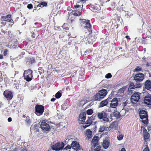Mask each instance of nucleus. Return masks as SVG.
I'll list each match as a JSON object with an SVG mask.
<instances>
[{
  "mask_svg": "<svg viewBox=\"0 0 151 151\" xmlns=\"http://www.w3.org/2000/svg\"><path fill=\"white\" fill-rule=\"evenodd\" d=\"M107 93L106 90L103 89L99 91L98 93L94 96V99L96 100L100 101L101 99H103L106 96Z\"/></svg>",
  "mask_w": 151,
  "mask_h": 151,
  "instance_id": "obj_1",
  "label": "nucleus"
},
{
  "mask_svg": "<svg viewBox=\"0 0 151 151\" xmlns=\"http://www.w3.org/2000/svg\"><path fill=\"white\" fill-rule=\"evenodd\" d=\"M140 117L142 120V122L145 124H146L148 121V116L147 112L145 110L140 111L139 113Z\"/></svg>",
  "mask_w": 151,
  "mask_h": 151,
  "instance_id": "obj_2",
  "label": "nucleus"
},
{
  "mask_svg": "<svg viewBox=\"0 0 151 151\" xmlns=\"http://www.w3.org/2000/svg\"><path fill=\"white\" fill-rule=\"evenodd\" d=\"M32 71L30 70H25L24 73V79L27 81H29L32 79Z\"/></svg>",
  "mask_w": 151,
  "mask_h": 151,
  "instance_id": "obj_3",
  "label": "nucleus"
},
{
  "mask_svg": "<svg viewBox=\"0 0 151 151\" xmlns=\"http://www.w3.org/2000/svg\"><path fill=\"white\" fill-rule=\"evenodd\" d=\"M44 108L42 105H36L35 107V113L37 115H40L43 113Z\"/></svg>",
  "mask_w": 151,
  "mask_h": 151,
  "instance_id": "obj_4",
  "label": "nucleus"
},
{
  "mask_svg": "<svg viewBox=\"0 0 151 151\" xmlns=\"http://www.w3.org/2000/svg\"><path fill=\"white\" fill-rule=\"evenodd\" d=\"M64 146V143L63 142H58L53 145L51 147L53 150H62Z\"/></svg>",
  "mask_w": 151,
  "mask_h": 151,
  "instance_id": "obj_5",
  "label": "nucleus"
},
{
  "mask_svg": "<svg viewBox=\"0 0 151 151\" xmlns=\"http://www.w3.org/2000/svg\"><path fill=\"white\" fill-rule=\"evenodd\" d=\"M40 127L44 132L49 131L50 129V127L49 125L45 120H43L41 122Z\"/></svg>",
  "mask_w": 151,
  "mask_h": 151,
  "instance_id": "obj_6",
  "label": "nucleus"
},
{
  "mask_svg": "<svg viewBox=\"0 0 151 151\" xmlns=\"http://www.w3.org/2000/svg\"><path fill=\"white\" fill-rule=\"evenodd\" d=\"M140 99V95L137 93H134L131 96V100L133 103H136Z\"/></svg>",
  "mask_w": 151,
  "mask_h": 151,
  "instance_id": "obj_7",
  "label": "nucleus"
},
{
  "mask_svg": "<svg viewBox=\"0 0 151 151\" xmlns=\"http://www.w3.org/2000/svg\"><path fill=\"white\" fill-rule=\"evenodd\" d=\"M71 145L72 148L76 150V151H81L82 150L81 148L79 143L76 141H73Z\"/></svg>",
  "mask_w": 151,
  "mask_h": 151,
  "instance_id": "obj_8",
  "label": "nucleus"
},
{
  "mask_svg": "<svg viewBox=\"0 0 151 151\" xmlns=\"http://www.w3.org/2000/svg\"><path fill=\"white\" fill-rule=\"evenodd\" d=\"M119 99L116 97L114 98L111 101L110 108H114L118 106Z\"/></svg>",
  "mask_w": 151,
  "mask_h": 151,
  "instance_id": "obj_9",
  "label": "nucleus"
},
{
  "mask_svg": "<svg viewBox=\"0 0 151 151\" xmlns=\"http://www.w3.org/2000/svg\"><path fill=\"white\" fill-rule=\"evenodd\" d=\"M144 75L142 73H139L134 77V80L137 82H140L144 79Z\"/></svg>",
  "mask_w": 151,
  "mask_h": 151,
  "instance_id": "obj_10",
  "label": "nucleus"
},
{
  "mask_svg": "<svg viewBox=\"0 0 151 151\" xmlns=\"http://www.w3.org/2000/svg\"><path fill=\"white\" fill-rule=\"evenodd\" d=\"M4 95L8 100L11 99L13 97L12 92L8 91H5L4 93Z\"/></svg>",
  "mask_w": 151,
  "mask_h": 151,
  "instance_id": "obj_11",
  "label": "nucleus"
},
{
  "mask_svg": "<svg viewBox=\"0 0 151 151\" xmlns=\"http://www.w3.org/2000/svg\"><path fill=\"white\" fill-rule=\"evenodd\" d=\"M81 22L85 24L83 27L87 29L88 30L90 29L91 24L89 22H87L86 19H82V20H81Z\"/></svg>",
  "mask_w": 151,
  "mask_h": 151,
  "instance_id": "obj_12",
  "label": "nucleus"
},
{
  "mask_svg": "<svg viewBox=\"0 0 151 151\" xmlns=\"http://www.w3.org/2000/svg\"><path fill=\"white\" fill-rule=\"evenodd\" d=\"M144 103L147 105H151V96H147L145 97L144 99Z\"/></svg>",
  "mask_w": 151,
  "mask_h": 151,
  "instance_id": "obj_13",
  "label": "nucleus"
},
{
  "mask_svg": "<svg viewBox=\"0 0 151 151\" xmlns=\"http://www.w3.org/2000/svg\"><path fill=\"white\" fill-rule=\"evenodd\" d=\"M117 126L118 123L117 122L115 121L113 122L109 127V128L110 129V130L111 129H116L117 127Z\"/></svg>",
  "mask_w": 151,
  "mask_h": 151,
  "instance_id": "obj_14",
  "label": "nucleus"
},
{
  "mask_svg": "<svg viewBox=\"0 0 151 151\" xmlns=\"http://www.w3.org/2000/svg\"><path fill=\"white\" fill-rule=\"evenodd\" d=\"M85 134L87 136L86 138L88 139L91 138L93 135L92 131H91L89 129L86 130Z\"/></svg>",
  "mask_w": 151,
  "mask_h": 151,
  "instance_id": "obj_15",
  "label": "nucleus"
},
{
  "mask_svg": "<svg viewBox=\"0 0 151 151\" xmlns=\"http://www.w3.org/2000/svg\"><path fill=\"white\" fill-rule=\"evenodd\" d=\"M145 88L146 89L149 90L151 88V81L149 80H147L145 82Z\"/></svg>",
  "mask_w": 151,
  "mask_h": 151,
  "instance_id": "obj_16",
  "label": "nucleus"
},
{
  "mask_svg": "<svg viewBox=\"0 0 151 151\" xmlns=\"http://www.w3.org/2000/svg\"><path fill=\"white\" fill-rule=\"evenodd\" d=\"M106 116V113L104 111L100 112L97 114V116L98 118L100 119H101L102 118L105 117Z\"/></svg>",
  "mask_w": 151,
  "mask_h": 151,
  "instance_id": "obj_17",
  "label": "nucleus"
},
{
  "mask_svg": "<svg viewBox=\"0 0 151 151\" xmlns=\"http://www.w3.org/2000/svg\"><path fill=\"white\" fill-rule=\"evenodd\" d=\"M99 137L98 136H94L93 137L91 141L92 144L95 145H98V142Z\"/></svg>",
  "mask_w": 151,
  "mask_h": 151,
  "instance_id": "obj_18",
  "label": "nucleus"
},
{
  "mask_svg": "<svg viewBox=\"0 0 151 151\" xmlns=\"http://www.w3.org/2000/svg\"><path fill=\"white\" fill-rule=\"evenodd\" d=\"M109 142L107 139H105L103 140L102 143V145L104 148L107 149L109 147Z\"/></svg>",
  "mask_w": 151,
  "mask_h": 151,
  "instance_id": "obj_19",
  "label": "nucleus"
},
{
  "mask_svg": "<svg viewBox=\"0 0 151 151\" xmlns=\"http://www.w3.org/2000/svg\"><path fill=\"white\" fill-rule=\"evenodd\" d=\"M81 9L79 10H76L75 11L73 10L71 13L74 16H77L81 15Z\"/></svg>",
  "mask_w": 151,
  "mask_h": 151,
  "instance_id": "obj_20",
  "label": "nucleus"
},
{
  "mask_svg": "<svg viewBox=\"0 0 151 151\" xmlns=\"http://www.w3.org/2000/svg\"><path fill=\"white\" fill-rule=\"evenodd\" d=\"M143 133L144 139L145 141H146V140L147 139L150 137V135L145 129H144L143 130Z\"/></svg>",
  "mask_w": 151,
  "mask_h": 151,
  "instance_id": "obj_21",
  "label": "nucleus"
},
{
  "mask_svg": "<svg viewBox=\"0 0 151 151\" xmlns=\"http://www.w3.org/2000/svg\"><path fill=\"white\" fill-rule=\"evenodd\" d=\"M108 99L101 101L100 103L99 107H103L106 105L108 103Z\"/></svg>",
  "mask_w": 151,
  "mask_h": 151,
  "instance_id": "obj_22",
  "label": "nucleus"
},
{
  "mask_svg": "<svg viewBox=\"0 0 151 151\" xmlns=\"http://www.w3.org/2000/svg\"><path fill=\"white\" fill-rule=\"evenodd\" d=\"M86 114L85 112H83L81 113L79 115V119L81 121L83 122H84L86 119Z\"/></svg>",
  "mask_w": 151,
  "mask_h": 151,
  "instance_id": "obj_23",
  "label": "nucleus"
},
{
  "mask_svg": "<svg viewBox=\"0 0 151 151\" xmlns=\"http://www.w3.org/2000/svg\"><path fill=\"white\" fill-rule=\"evenodd\" d=\"M113 115L114 116L117 118H119L121 116V114H120L117 111L114 112L113 114Z\"/></svg>",
  "mask_w": 151,
  "mask_h": 151,
  "instance_id": "obj_24",
  "label": "nucleus"
},
{
  "mask_svg": "<svg viewBox=\"0 0 151 151\" xmlns=\"http://www.w3.org/2000/svg\"><path fill=\"white\" fill-rule=\"evenodd\" d=\"M25 121L28 124H30L31 122V121L30 120L28 116L26 117Z\"/></svg>",
  "mask_w": 151,
  "mask_h": 151,
  "instance_id": "obj_25",
  "label": "nucleus"
},
{
  "mask_svg": "<svg viewBox=\"0 0 151 151\" xmlns=\"http://www.w3.org/2000/svg\"><path fill=\"white\" fill-rule=\"evenodd\" d=\"M126 88L125 87H123L122 88H120L118 91V93H124V90Z\"/></svg>",
  "mask_w": 151,
  "mask_h": 151,
  "instance_id": "obj_26",
  "label": "nucleus"
},
{
  "mask_svg": "<svg viewBox=\"0 0 151 151\" xmlns=\"http://www.w3.org/2000/svg\"><path fill=\"white\" fill-rule=\"evenodd\" d=\"M86 123V124H88V125L90 126L92 123V121L91 118H88Z\"/></svg>",
  "mask_w": 151,
  "mask_h": 151,
  "instance_id": "obj_27",
  "label": "nucleus"
},
{
  "mask_svg": "<svg viewBox=\"0 0 151 151\" xmlns=\"http://www.w3.org/2000/svg\"><path fill=\"white\" fill-rule=\"evenodd\" d=\"M106 128V127L104 125L101 126L99 128V131L102 132Z\"/></svg>",
  "mask_w": 151,
  "mask_h": 151,
  "instance_id": "obj_28",
  "label": "nucleus"
},
{
  "mask_svg": "<svg viewBox=\"0 0 151 151\" xmlns=\"http://www.w3.org/2000/svg\"><path fill=\"white\" fill-rule=\"evenodd\" d=\"M36 127H35V125L34 127H31V131H34V132H37L38 131V129H36Z\"/></svg>",
  "mask_w": 151,
  "mask_h": 151,
  "instance_id": "obj_29",
  "label": "nucleus"
},
{
  "mask_svg": "<svg viewBox=\"0 0 151 151\" xmlns=\"http://www.w3.org/2000/svg\"><path fill=\"white\" fill-rule=\"evenodd\" d=\"M129 88V89H133L135 88V86L133 83H130Z\"/></svg>",
  "mask_w": 151,
  "mask_h": 151,
  "instance_id": "obj_30",
  "label": "nucleus"
},
{
  "mask_svg": "<svg viewBox=\"0 0 151 151\" xmlns=\"http://www.w3.org/2000/svg\"><path fill=\"white\" fill-rule=\"evenodd\" d=\"M87 113L88 115H91L93 113V110L91 109H88L87 111Z\"/></svg>",
  "mask_w": 151,
  "mask_h": 151,
  "instance_id": "obj_31",
  "label": "nucleus"
},
{
  "mask_svg": "<svg viewBox=\"0 0 151 151\" xmlns=\"http://www.w3.org/2000/svg\"><path fill=\"white\" fill-rule=\"evenodd\" d=\"M102 122H109V119L106 116H105L104 117V118H102Z\"/></svg>",
  "mask_w": 151,
  "mask_h": 151,
  "instance_id": "obj_32",
  "label": "nucleus"
},
{
  "mask_svg": "<svg viewBox=\"0 0 151 151\" xmlns=\"http://www.w3.org/2000/svg\"><path fill=\"white\" fill-rule=\"evenodd\" d=\"M61 96V94L59 92H58L55 95V96L57 98H60Z\"/></svg>",
  "mask_w": 151,
  "mask_h": 151,
  "instance_id": "obj_33",
  "label": "nucleus"
},
{
  "mask_svg": "<svg viewBox=\"0 0 151 151\" xmlns=\"http://www.w3.org/2000/svg\"><path fill=\"white\" fill-rule=\"evenodd\" d=\"M123 136L122 134H119L117 136V138L118 140H120L122 139Z\"/></svg>",
  "mask_w": 151,
  "mask_h": 151,
  "instance_id": "obj_34",
  "label": "nucleus"
},
{
  "mask_svg": "<svg viewBox=\"0 0 151 151\" xmlns=\"http://www.w3.org/2000/svg\"><path fill=\"white\" fill-rule=\"evenodd\" d=\"M7 19L6 16H1V19L2 21H6Z\"/></svg>",
  "mask_w": 151,
  "mask_h": 151,
  "instance_id": "obj_35",
  "label": "nucleus"
},
{
  "mask_svg": "<svg viewBox=\"0 0 151 151\" xmlns=\"http://www.w3.org/2000/svg\"><path fill=\"white\" fill-rule=\"evenodd\" d=\"M8 50L7 49H5L4 50L3 54L4 56H6L8 54Z\"/></svg>",
  "mask_w": 151,
  "mask_h": 151,
  "instance_id": "obj_36",
  "label": "nucleus"
},
{
  "mask_svg": "<svg viewBox=\"0 0 151 151\" xmlns=\"http://www.w3.org/2000/svg\"><path fill=\"white\" fill-rule=\"evenodd\" d=\"M135 88H139L141 86V84L139 83H137L134 85Z\"/></svg>",
  "mask_w": 151,
  "mask_h": 151,
  "instance_id": "obj_37",
  "label": "nucleus"
},
{
  "mask_svg": "<svg viewBox=\"0 0 151 151\" xmlns=\"http://www.w3.org/2000/svg\"><path fill=\"white\" fill-rule=\"evenodd\" d=\"M112 76L111 73H109L106 74L105 76V77L107 78H110Z\"/></svg>",
  "mask_w": 151,
  "mask_h": 151,
  "instance_id": "obj_38",
  "label": "nucleus"
},
{
  "mask_svg": "<svg viewBox=\"0 0 151 151\" xmlns=\"http://www.w3.org/2000/svg\"><path fill=\"white\" fill-rule=\"evenodd\" d=\"M94 147V150L95 151H100V147H99V146L97 147H96V145H95Z\"/></svg>",
  "mask_w": 151,
  "mask_h": 151,
  "instance_id": "obj_39",
  "label": "nucleus"
},
{
  "mask_svg": "<svg viewBox=\"0 0 151 151\" xmlns=\"http://www.w3.org/2000/svg\"><path fill=\"white\" fill-rule=\"evenodd\" d=\"M96 7H97V8H96V7H94V8H95L94 9V11L99 10L100 9V7L99 5H96Z\"/></svg>",
  "mask_w": 151,
  "mask_h": 151,
  "instance_id": "obj_40",
  "label": "nucleus"
},
{
  "mask_svg": "<svg viewBox=\"0 0 151 151\" xmlns=\"http://www.w3.org/2000/svg\"><path fill=\"white\" fill-rule=\"evenodd\" d=\"M141 70V68L139 67H137L136 68L134 69V70L136 71H140Z\"/></svg>",
  "mask_w": 151,
  "mask_h": 151,
  "instance_id": "obj_41",
  "label": "nucleus"
},
{
  "mask_svg": "<svg viewBox=\"0 0 151 151\" xmlns=\"http://www.w3.org/2000/svg\"><path fill=\"white\" fill-rule=\"evenodd\" d=\"M40 4H41L43 6H46L47 5V3L44 2H41L40 3Z\"/></svg>",
  "mask_w": 151,
  "mask_h": 151,
  "instance_id": "obj_42",
  "label": "nucleus"
},
{
  "mask_svg": "<svg viewBox=\"0 0 151 151\" xmlns=\"http://www.w3.org/2000/svg\"><path fill=\"white\" fill-rule=\"evenodd\" d=\"M27 7L28 9H31L32 8L33 6L31 4H29L27 5Z\"/></svg>",
  "mask_w": 151,
  "mask_h": 151,
  "instance_id": "obj_43",
  "label": "nucleus"
},
{
  "mask_svg": "<svg viewBox=\"0 0 151 151\" xmlns=\"http://www.w3.org/2000/svg\"><path fill=\"white\" fill-rule=\"evenodd\" d=\"M6 21L8 22H12H12H13V20L12 19H7Z\"/></svg>",
  "mask_w": 151,
  "mask_h": 151,
  "instance_id": "obj_44",
  "label": "nucleus"
},
{
  "mask_svg": "<svg viewBox=\"0 0 151 151\" xmlns=\"http://www.w3.org/2000/svg\"><path fill=\"white\" fill-rule=\"evenodd\" d=\"M70 148L71 146L70 145H68L64 149H65V150H68L70 149Z\"/></svg>",
  "mask_w": 151,
  "mask_h": 151,
  "instance_id": "obj_45",
  "label": "nucleus"
},
{
  "mask_svg": "<svg viewBox=\"0 0 151 151\" xmlns=\"http://www.w3.org/2000/svg\"><path fill=\"white\" fill-rule=\"evenodd\" d=\"M143 151H149V150L148 147H146L143 150Z\"/></svg>",
  "mask_w": 151,
  "mask_h": 151,
  "instance_id": "obj_46",
  "label": "nucleus"
},
{
  "mask_svg": "<svg viewBox=\"0 0 151 151\" xmlns=\"http://www.w3.org/2000/svg\"><path fill=\"white\" fill-rule=\"evenodd\" d=\"M132 89H129V88L128 89V92L131 93H132Z\"/></svg>",
  "mask_w": 151,
  "mask_h": 151,
  "instance_id": "obj_47",
  "label": "nucleus"
},
{
  "mask_svg": "<svg viewBox=\"0 0 151 151\" xmlns=\"http://www.w3.org/2000/svg\"><path fill=\"white\" fill-rule=\"evenodd\" d=\"M80 6H81V5H79V4H76L75 6V7L76 9H77V8H78V7H80Z\"/></svg>",
  "mask_w": 151,
  "mask_h": 151,
  "instance_id": "obj_48",
  "label": "nucleus"
},
{
  "mask_svg": "<svg viewBox=\"0 0 151 151\" xmlns=\"http://www.w3.org/2000/svg\"><path fill=\"white\" fill-rule=\"evenodd\" d=\"M7 120L9 122H11L12 121V119L11 117H9L8 118Z\"/></svg>",
  "mask_w": 151,
  "mask_h": 151,
  "instance_id": "obj_49",
  "label": "nucleus"
},
{
  "mask_svg": "<svg viewBox=\"0 0 151 151\" xmlns=\"http://www.w3.org/2000/svg\"><path fill=\"white\" fill-rule=\"evenodd\" d=\"M2 77L1 73H0V81H2Z\"/></svg>",
  "mask_w": 151,
  "mask_h": 151,
  "instance_id": "obj_50",
  "label": "nucleus"
},
{
  "mask_svg": "<svg viewBox=\"0 0 151 151\" xmlns=\"http://www.w3.org/2000/svg\"><path fill=\"white\" fill-rule=\"evenodd\" d=\"M89 125L88 124H86V123H85V125L83 126V127L84 128H86L87 127H88L89 126Z\"/></svg>",
  "mask_w": 151,
  "mask_h": 151,
  "instance_id": "obj_51",
  "label": "nucleus"
},
{
  "mask_svg": "<svg viewBox=\"0 0 151 151\" xmlns=\"http://www.w3.org/2000/svg\"><path fill=\"white\" fill-rule=\"evenodd\" d=\"M6 18L7 19L10 18L11 17V15H8L7 16H6Z\"/></svg>",
  "mask_w": 151,
  "mask_h": 151,
  "instance_id": "obj_52",
  "label": "nucleus"
},
{
  "mask_svg": "<svg viewBox=\"0 0 151 151\" xmlns=\"http://www.w3.org/2000/svg\"><path fill=\"white\" fill-rule=\"evenodd\" d=\"M3 58V55L1 54L0 55V59H2Z\"/></svg>",
  "mask_w": 151,
  "mask_h": 151,
  "instance_id": "obj_53",
  "label": "nucleus"
},
{
  "mask_svg": "<svg viewBox=\"0 0 151 151\" xmlns=\"http://www.w3.org/2000/svg\"><path fill=\"white\" fill-rule=\"evenodd\" d=\"M120 151H126V150L124 148H123L121 149Z\"/></svg>",
  "mask_w": 151,
  "mask_h": 151,
  "instance_id": "obj_54",
  "label": "nucleus"
},
{
  "mask_svg": "<svg viewBox=\"0 0 151 151\" xmlns=\"http://www.w3.org/2000/svg\"><path fill=\"white\" fill-rule=\"evenodd\" d=\"M55 98H52L51 100V101H55Z\"/></svg>",
  "mask_w": 151,
  "mask_h": 151,
  "instance_id": "obj_55",
  "label": "nucleus"
},
{
  "mask_svg": "<svg viewBox=\"0 0 151 151\" xmlns=\"http://www.w3.org/2000/svg\"><path fill=\"white\" fill-rule=\"evenodd\" d=\"M125 112V111L124 110H123V109L122 110V111H121V113H123V112ZM125 114V113H124V114Z\"/></svg>",
  "mask_w": 151,
  "mask_h": 151,
  "instance_id": "obj_56",
  "label": "nucleus"
},
{
  "mask_svg": "<svg viewBox=\"0 0 151 151\" xmlns=\"http://www.w3.org/2000/svg\"><path fill=\"white\" fill-rule=\"evenodd\" d=\"M41 4H40V3L37 5V6L41 7Z\"/></svg>",
  "mask_w": 151,
  "mask_h": 151,
  "instance_id": "obj_57",
  "label": "nucleus"
},
{
  "mask_svg": "<svg viewBox=\"0 0 151 151\" xmlns=\"http://www.w3.org/2000/svg\"><path fill=\"white\" fill-rule=\"evenodd\" d=\"M129 37V36H128L127 35L125 36V37L126 38H128Z\"/></svg>",
  "mask_w": 151,
  "mask_h": 151,
  "instance_id": "obj_58",
  "label": "nucleus"
},
{
  "mask_svg": "<svg viewBox=\"0 0 151 151\" xmlns=\"http://www.w3.org/2000/svg\"><path fill=\"white\" fill-rule=\"evenodd\" d=\"M79 0L80 1L82 2V1H84L85 0Z\"/></svg>",
  "mask_w": 151,
  "mask_h": 151,
  "instance_id": "obj_59",
  "label": "nucleus"
},
{
  "mask_svg": "<svg viewBox=\"0 0 151 151\" xmlns=\"http://www.w3.org/2000/svg\"><path fill=\"white\" fill-rule=\"evenodd\" d=\"M84 37V36H81V37L82 38H83Z\"/></svg>",
  "mask_w": 151,
  "mask_h": 151,
  "instance_id": "obj_60",
  "label": "nucleus"
},
{
  "mask_svg": "<svg viewBox=\"0 0 151 151\" xmlns=\"http://www.w3.org/2000/svg\"><path fill=\"white\" fill-rule=\"evenodd\" d=\"M41 69H42V68L41 67H40L38 69V70H41Z\"/></svg>",
  "mask_w": 151,
  "mask_h": 151,
  "instance_id": "obj_61",
  "label": "nucleus"
},
{
  "mask_svg": "<svg viewBox=\"0 0 151 151\" xmlns=\"http://www.w3.org/2000/svg\"><path fill=\"white\" fill-rule=\"evenodd\" d=\"M25 117V115H23V117L24 118Z\"/></svg>",
  "mask_w": 151,
  "mask_h": 151,
  "instance_id": "obj_62",
  "label": "nucleus"
},
{
  "mask_svg": "<svg viewBox=\"0 0 151 151\" xmlns=\"http://www.w3.org/2000/svg\"><path fill=\"white\" fill-rule=\"evenodd\" d=\"M35 10H36V9H34L33 10V12H34L35 11Z\"/></svg>",
  "mask_w": 151,
  "mask_h": 151,
  "instance_id": "obj_63",
  "label": "nucleus"
},
{
  "mask_svg": "<svg viewBox=\"0 0 151 151\" xmlns=\"http://www.w3.org/2000/svg\"><path fill=\"white\" fill-rule=\"evenodd\" d=\"M32 37H33V38H35V36H34V35H32Z\"/></svg>",
  "mask_w": 151,
  "mask_h": 151,
  "instance_id": "obj_64",
  "label": "nucleus"
}]
</instances>
